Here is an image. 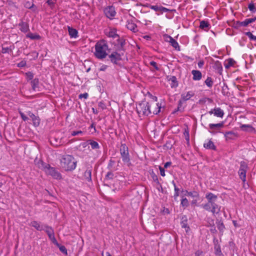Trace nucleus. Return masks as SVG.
Returning <instances> with one entry per match:
<instances>
[{"label": "nucleus", "mask_w": 256, "mask_h": 256, "mask_svg": "<svg viewBox=\"0 0 256 256\" xmlns=\"http://www.w3.org/2000/svg\"><path fill=\"white\" fill-rule=\"evenodd\" d=\"M206 198L208 202L202 205L203 208L212 214H218L220 210V206L216 203L217 196L212 192H208L206 195Z\"/></svg>", "instance_id": "obj_1"}, {"label": "nucleus", "mask_w": 256, "mask_h": 256, "mask_svg": "<svg viewBox=\"0 0 256 256\" xmlns=\"http://www.w3.org/2000/svg\"><path fill=\"white\" fill-rule=\"evenodd\" d=\"M62 168L66 171H72L76 166V161L72 155L66 154L60 159Z\"/></svg>", "instance_id": "obj_2"}, {"label": "nucleus", "mask_w": 256, "mask_h": 256, "mask_svg": "<svg viewBox=\"0 0 256 256\" xmlns=\"http://www.w3.org/2000/svg\"><path fill=\"white\" fill-rule=\"evenodd\" d=\"M108 47L106 42L104 40L97 42L95 45V56L98 59H103L107 56L106 51Z\"/></svg>", "instance_id": "obj_3"}, {"label": "nucleus", "mask_w": 256, "mask_h": 256, "mask_svg": "<svg viewBox=\"0 0 256 256\" xmlns=\"http://www.w3.org/2000/svg\"><path fill=\"white\" fill-rule=\"evenodd\" d=\"M150 102L142 101L136 105V110L140 116H148L150 114Z\"/></svg>", "instance_id": "obj_4"}, {"label": "nucleus", "mask_w": 256, "mask_h": 256, "mask_svg": "<svg viewBox=\"0 0 256 256\" xmlns=\"http://www.w3.org/2000/svg\"><path fill=\"white\" fill-rule=\"evenodd\" d=\"M121 158L124 164L128 166L131 165L128 148L125 144H122L120 149Z\"/></svg>", "instance_id": "obj_5"}, {"label": "nucleus", "mask_w": 256, "mask_h": 256, "mask_svg": "<svg viewBox=\"0 0 256 256\" xmlns=\"http://www.w3.org/2000/svg\"><path fill=\"white\" fill-rule=\"evenodd\" d=\"M248 170V164L245 162L242 161L240 162V167L238 172V174L240 178L244 183V185L245 184V182H246V174Z\"/></svg>", "instance_id": "obj_6"}, {"label": "nucleus", "mask_w": 256, "mask_h": 256, "mask_svg": "<svg viewBox=\"0 0 256 256\" xmlns=\"http://www.w3.org/2000/svg\"><path fill=\"white\" fill-rule=\"evenodd\" d=\"M46 172L47 174L50 175L53 178L56 180H60L62 178L61 174L58 172L56 168L51 167L48 164L45 167Z\"/></svg>", "instance_id": "obj_7"}, {"label": "nucleus", "mask_w": 256, "mask_h": 256, "mask_svg": "<svg viewBox=\"0 0 256 256\" xmlns=\"http://www.w3.org/2000/svg\"><path fill=\"white\" fill-rule=\"evenodd\" d=\"M224 126V122H223L218 124H210L208 125L209 130L208 132L212 134H216L218 132H220V130Z\"/></svg>", "instance_id": "obj_8"}, {"label": "nucleus", "mask_w": 256, "mask_h": 256, "mask_svg": "<svg viewBox=\"0 0 256 256\" xmlns=\"http://www.w3.org/2000/svg\"><path fill=\"white\" fill-rule=\"evenodd\" d=\"M124 54L122 52L120 51L119 52H113L110 54L109 55L108 57L112 63L115 64H117L118 62L122 60V56H123Z\"/></svg>", "instance_id": "obj_9"}, {"label": "nucleus", "mask_w": 256, "mask_h": 256, "mask_svg": "<svg viewBox=\"0 0 256 256\" xmlns=\"http://www.w3.org/2000/svg\"><path fill=\"white\" fill-rule=\"evenodd\" d=\"M104 12L106 16L110 19H113L116 14L115 8L112 6H109L104 8Z\"/></svg>", "instance_id": "obj_10"}, {"label": "nucleus", "mask_w": 256, "mask_h": 256, "mask_svg": "<svg viewBox=\"0 0 256 256\" xmlns=\"http://www.w3.org/2000/svg\"><path fill=\"white\" fill-rule=\"evenodd\" d=\"M161 105L159 103H156L154 102H150V114H158L160 111Z\"/></svg>", "instance_id": "obj_11"}, {"label": "nucleus", "mask_w": 256, "mask_h": 256, "mask_svg": "<svg viewBox=\"0 0 256 256\" xmlns=\"http://www.w3.org/2000/svg\"><path fill=\"white\" fill-rule=\"evenodd\" d=\"M92 166H88L86 170L84 172L82 176L83 180L88 182H92Z\"/></svg>", "instance_id": "obj_12"}, {"label": "nucleus", "mask_w": 256, "mask_h": 256, "mask_svg": "<svg viewBox=\"0 0 256 256\" xmlns=\"http://www.w3.org/2000/svg\"><path fill=\"white\" fill-rule=\"evenodd\" d=\"M208 114H209L210 116L214 114V116L221 118H222L224 115V112L223 110H222L220 108H215L213 109H212L208 112Z\"/></svg>", "instance_id": "obj_13"}, {"label": "nucleus", "mask_w": 256, "mask_h": 256, "mask_svg": "<svg viewBox=\"0 0 256 256\" xmlns=\"http://www.w3.org/2000/svg\"><path fill=\"white\" fill-rule=\"evenodd\" d=\"M28 116L31 118L32 120L33 124L34 126H38L40 124V120L38 116H36L34 114L29 112H28Z\"/></svg>", "instance_id": "obj_14"}, {"label": "nucleus", "mask_w": 256, "mask_h": 256, "mask_svg": "<svg viewBox=\"0 0 256 256\" xmlns=\"http://www.w3.org/2000/svg\"><path fill=\"white\" fill-rule=\"evenodd\" d=\"M20 30L23 32H27L30 30L28 24L23 21L18 24Z\"/></svg>", "instance_id": "obj_15"}, {"label": "nucleus", "mask_w": 256, "mask_h": 256, "mask_svg": "<svg viewBox=\"0 0 256 256\" xmlns=\"http://www.w3.org/2000/svg\"><path fill=\"white\" fill-rule=\"evenodd\" d=\"M256 20V17H254V18H246L242 22H238V24L239 26H246L250 24H251V23L255 22Z\"/></svg>", "instance_id": "obj_16"}, {"label": "nucleus", "mask_w": 256, "mask_h": 256, "mask_svg": "<svg viewBox=\"0 0 256 256\" xmlns=\"http://www.w3.org/2000/svg\"><path fill=\"white\" fill-rule=\"evenodd\" d=\"M194 95V92L193 91H189L186 93H183L181 95V99L185 102L189 100Z\"/></svg>", "instance_id": "obj_17"}, {"label": "nucleus", "mask_w": 256, "mask_h": 256, "mask_svg": "<svg viewBox=\"0 0 256 256\" xmlns=\"http://www.w3.org/2000/svg\"><path fill=\"white\" fill-rule=\"evenodd\" d=\"M126 26L128 29L134 32L138 31L136 25L132 20H128Z\"/></svg>", "instance_id": "obj_18"}, {"label": "nucleus", "mask_w": 256, "mask_h": 256, "mask_svg": "<svg viewBox=\"0 0 256 256\" xmlns=\"http://www.w3.org/2000/svg\"><path fill=\"white\" fill-rule=\"evenodd\" d=\"M30 225L32 227H34L36 230L39 231H42L44 230V225L40 224V223L38 222L37 221H32Z\"/></svg>", "instance_id": "obj_19"}, {"label": "nucleus", "mask_w": 256, "mask_h": 256, "mask_svg": "<svg viewBox=\"0 0 256 256\" xmlns=\"http://www.w3.org/2000/svg\"><path fill=\"white\" fill-rule=\"evenodd\" d=\"M192 74L193 76L192 79L194 80H200L202 78V72L198 70H192Z\"/></svg>", "instance_id": "obj_20"}, {"label": "nucleus", "mask_w": 256, "mask_h": 256, "mask_svg": "<svg viewBox=\"0 0 256 256\" xmlns=\"http://www.w3.org/2000/svg\"><path fill=\"white\" fill-rule=\"evenodd\" d=\"M184 195L190 196L192 198H200V194L199 192L196 190L190 191L188 192L187 190H186L184 191Z\"/></svg>", "instance_id": "obj_21"}, {"label": "nucleus", "mask_w": 256, "mask_h": 256, "mask_svg": "<svg viewBox=\"0 0 256 256\" xmlns=\"http://www.w3.org/2000/svg\"><path fill=\"white\" fill-rule=\"evenodd\" d=\"M69 35L71 38H76L78 36V30L70 26L68 28Z\"/></svg>", "instance_id": "obj_22"}, {"label": "nucleus", "mask_w": 256, "mask_h": 256, "mask_svg": "<svg viewBox=\"0 0 256 256\" xmlns=\"http://www.w3.org/2000/svg\"><path fill=\"white\" fill-rule=\"evenodd\" d=\"M168 80L169 82H171L170 86L172 88H176L178 86V82L175 76H168Z\"/></svg>", "instance_id": "obj_23"}, {"label": "nucleus", "mask_w": 256, "mask_h": 256, "mask_svg": "<svg viewBox=\"0 0 256 256\" xmlns=\"http://www.w3.org/2000/svg\"><path fill=\"white\" fill-rule=\"evenodd\" d=\"M180 225L182 228H185L186 232H188L190 230V227L188 226L187 222V218L186 216L182 217Z\"/></svg>", "instance_id": "obj_24"}, {"label": "nucleus", "mask_w": 256, "mask_h": 256, "mask_svg": "<svg viewBox=\"0 0 256 256\" xmlns=\"http://www.w3.org/2000/svg\"><path fill=\"white\" fill-rule=\"evenodd\" d=\"M204 146L207 149L212 150H216V146L214 144V143L211 140H209L207 142H204Z\"/></svg>", "instance_id": "obj_25"}, {"label": "nucleus", "mask_w": 256, "mask_h": 256, "mask_svg": "<svg viewBox=\"0 0 256 256\" xmlns=\"http://www.w3.org/2000/svg\"><path fill=\"white\" fill-rule=\"evenodd\" d=\"M240 128L243 131L248 132H252L254 130V128L250 124H242L240 126Z\"/></svg>", "instance_id": "obj_26"}, {"label": "nucleus", "mask_w": 256, "mask_h": 256, "mask_svg": "<svg viewBox=\"0 0 256 256\" xmlns=\"http://www.w3.org/2000/svg\"><path fill=\"white\" fill-rule=\"evenodd\" d=\"M168 38L170 39L169 42L171 44V45L176 50H180V47L178 42L170 36H168Z\"/></svg>", "instance_id": "obj_27"}, {"label": "nucleus", "mask_w": 256, "mask_h": 256, "mask_svg": "<svg viewBox=\"0 0 256 256\" xmlns=\"http://www.w3.org/2000/svg\"><path fill=\"white\" fill-rule=\"evenodd\" d=\"M210 26L209 22L206 20H202L200 22V28L204 30H208Z\"/></svg>", "instance_id": "obj_28"}, {"label": "nucleus", "mask_w": 256, "mask_h": 256, "mask_svg": "<svg viewBox=\"0 0 256 256\" xmlns=\"http://www.w3.org/2000/svg\"><path fill=\"white\" fill-rule=\"evenodd\" d=\"M88 144L90 145L91 148L92 149L96 150L100 148L98 142L93 140H88Z\"/></svg>", "instance_id": "obj_29"}, {"label": "nucleus", "mask_w": 256, "mask_h": 256, "mask_svg": "<svg viewBox=\"0 0 256 256\" xmlns=\"http://www.w3.org/2000/svg\"><path fill=\"white\" fill-rule=\"evenodd\" d=\"M26 37L32 40H40V36L39 34H32V32H28V34H26Z\"/></svg>", "instance_id": "obj_30"}, {"label": "nucleus", "mask_w": 256, "mask_h": 256, "mask_svg": "<svg viewBox=\"0 0 256 256\" xmlns=\"http://www.w3.org/2000/svg\"><path fill=\"white\" fill-rule=\"evenodd\" d=\"M107 36L108 37L116 38L119 37L118 35L116 34V29L110 30L108 33Z\"/></svg>", "instance_id": "obj_31"}, {"label": "nucleus", "mask_w": 256, "mask_h": 256, "mask_svg": "<svg viewBox=\"0 0 256 256\" xmlns=\"http://www.w3.org/2000/svg\"><path fill=\"white\" fill-rule=\"evenodd\" d=\"M118 44L120 45L119 51L124 52V46L126 44V40L124 38H119L118 40Z\"/></svg>", "instance_id": "obj_32"}, {"label": "nucleus", "mask_w": 256, "mask_h": 256, "mask_svg": "<svg viewBox=\"0 0 256 256\" xmlns=\"http://www.w3.org/2000/svg\"><path fill=\"white\" fill-rule=\"evenodd\" d=\"M235 136H236V134L232 131H229V132H226L224 134V136L226 138V140H232Z\"/></svg>", "instance_id": "obj_33"}, {"label": "nucleus", "mask_w": 256, "mask_h": 256, "mask_svg": "<svg viewBox=\"0 0 256 256\" xmlns=\"http://www.w3.org/2000/svg\"><path fill=\"white\" fill-rule=\"evenodd\" d=\"M14 48V45H11L9 47L6 48H2V52L3 54L10 53V52H12Z\"/></svg>", "instance_id": "obj_34"}, {"label": "nucleus", "mask_w": 256, "mask_h": 256, "mask_svg": "<svg viewBox=\"0 0 256 256\" xmlns=\"http://www.w3.org/2000/svg\"><path fill=\"white\" fill-rule=\"evenodd\" d=\"M39 80L38 79L36 78L31 81V84L32 89L35 90L38 86Z\"/></svg>", "instance_id": "obj_35"}, {"label": "nucleus", "mask_w": 256, "mask_h": 256, "mask_svg": "<svg viewBox=\"0 0 256 256\" xmlns=\"http://www.w3.org/2000/svg\"><path fill=\"white\" fill-rule=\"evenodd\" d=\"M214 253L218 256H223L220 250V245H216L214 246Z\"/></svg>", "instance_id": "obj_36"}, {"label": "nucleus", "mask_w": 256, "mask_h": 256, "mask_svg": "<svg viewBox=\"0 0 256 256\" xmlns=\"http://www.w3.org/2000/svg\"><path fill=\"white\" fill-rule=\"evenodd\" d=\"M151 176L152 178L153 181L155 182L158 185L160 186L161 188H162V185L159 182L158 176L153 172L151 174Z\"/></svg>", "instance_id": "obj_37"}, {"label": "nucleus", "mask_w": 256, "mask_h": 256, "mask_svg": "<svg viewBox=\"0 0 256 256\" xmlns=\"http://www.w3.org/2000/svg\"><path fill=\"white\" fill-rule=\"evenodd\" d=\"M44 230L48 235L54 233V230L50 226H48L44 225Z\"/></svg>", "instance_id": "obj_38"}, {"label": "nucleus", "mask_w": 256, "mask_h": 256, "mask_svg": "<svg viewBox=\"0 0 256 256\" xmlns=\"http://www.w3.org/2000/svg\"><path fill=\"white\" fill-rule=\"evenodd\" d=\"M114 164H115L114 160H110L109 161L108 164V168L110 170H116V168H115L114 167Z\"/></svg>", "instance_id": "obj_39"}, {"label": "nucleus", "mask_w": 256, "mask_h": 256, "mask_svg": "<svg viewBox=\"0 0 256 256\" xmlns=\"http://www.w3.org/2000/svg\"><path fill=\"white\" fill-rule=\"evenodd\" d=\"M204 83L208 88H211L213 85V81L212 78L208 77Z\"/></svg>", "instance_id": "obj_40"}, {"label": "nucleus", "mask_w": 256, "mask_h": 256, "mask_svg": "<svg viewBox=\"0 0 256 256\" xmlns=\"http://www.w3.org/2000/svg\"><path fill=\"white\" fill-rule=\"evenodd\" d=\"M184 102V101H183L182 99L178 101L177 109L174 111V112H176L178 111L182 112V111L184 110V108L182 107V104H183Z\"/></svg>", "instance_id": "obj_41"}, {"label": "nucleus", "mask_w": 256, "mask_h": 256, "mask_svg": "<svg viewBox=\"0 0 256 256\" xmlns=\"http://www.w3.org/2000/svg\"><path fill=\"white\" fill-rule=\"evenodd\" d=\"M217 227L220 232H222L225 228V226L222 222L219 221L217 224Z\"/></svg>", "instance_id": "obj_42"}, {"label": "nucleus", "mask_w": 256, "mask_h": 256, "mask_svg": "<svg viewBox=\"0 0 256 256\" xmlns=\"http://www.w3.org/2000/svg\"><path fill=\"white\" fill-rule=\"evenodd\" d=\"M180 204L182 206L186 208L189 206V202L186 198H182L181 200Z\"/></svg>", "instance_id": "obj_43"}, {"label": "nucleus", "mask_w": 256, "mask_h": 256, "mask_svg": "<svg viewBox=\"0 0 256 256\" xmlns=\"http://www.w3.org/2000/svg\"><path fill=\"white\" fill-rule=\"evenodd\" d=\"M174 194L173 196L174 199L175 201H178V198L179 196V189L176 186H175V188H174Z\"/></svg>", "instance_id": "obj_44"}, {"label": "nucleus", "mask_w": 256, "mask_h": 256, "mask_svg": "<svg viewBox=\"0 0 256 256\" xmlns=\"http://www.w3.org/2000/svg\"><path fill=\"white\" fill-rule=\"evenodd\" d=\"M245 34L249 38L250 40L256 41V36H254L250 32H246Z\"/></svg>", "instance_id": "obj_45"}, {"label": "nucleus", "mask_w": 256, "mask_h": 256, "mask_svg": "<svg viewBox=\"0 0 256 256\" xmlns=\"http://www.w3.org/2000/svg\"><path fill=\"white\" fill-rule=\"evenodd\" d=\"M234 62V60L232 58H229L228 60V62L225 64V67L226 68H229L230 66H233Z\"/></svg>", "instance_id": "obj_46"}, {"label": "nucleus", "mask_w": 256, "mask_h": 256, "mask_svg": "<svg viewBox=\"0 0 256 256\" xmlns=\"http://www.w3.org/2000/svg\"><path fill=\"white\" fill-rule=\"evenodd\" d=\"M248 8L249 10L252 12H254L256 11V8L255 7L254 4L252 2L248 4Z\"/></svg>", "instance_id": "obj_47"}, {"label": "nucleus", "mask_w": 256, "mask_h": 256, "mask_svg": "<svg viewBox=\"0 0 256 256\" xmlns=\"http://www.w3.org/2000/svg\"><path fill=\"white\" fill-rule=\"evenodd\" d=\"M26 78L28 80H32L34 78V74L30 72L26 73Z\"/></svg>", "instance_id": "obj_48"}, {"label": "nucleus", "mask_w": 256, "mask_h": 256, "mask_svg": "<svg viewBox=\"0 0 256 256\" xmlns=\"http://www.w3.org/2000/svg\"><path fill=\"white\" fill-rule=\"evenodd\" d=\"M114 178V174L112 172H108L106 176V178L107 180H112Z\"/></svg>", "instance_id": "obj_49"}, {"label": "nucleus", "mask_w": 256, "mask_h": 256, "mask_svg": "<svg viewBox=\"0 0 256 256\" xmlns=\"http://www.w3.org/2000/svg\"><path fill=\"white\" fill-rule=\"evenodd\" d=\"M150 8L154 10L155 12H159L160 10V6H158L157 5L156 6H150Z\"/></svg>", "instance_id": "obj_50"}, {"label": "nucleus", "mask_w": 256, "mask_h": 256, "mask_svg": "<svg viewBox=\"0 0 256 256\" xmlns=\"http://www.w3.org/2000/svg\"><path fill=\"white\" fill-rule=\"evenodd\" d=\"M98 106L102 110L106 109V105L104 104V102L102 101L98 102Z\"/></svg>", "instance_id": "obj_51"}, {"label": "nucleus", "mask_w": 256, "mask_h": 256, "mask_svg": "<svg viewBox=\"0 0 256 256\" xmlns=\"http://www.w3.org/2000/svg\"><path fill=\"white\" fill-rule=\"evenodd\" d=\"M58 247L59 248V249L60 250V252H62L66 254H67V250L64 246H60L59 244V246H58Z\"/></svg>", "instance_id": "obj_52"}, {"label": "nucleus", "mask_w": 256, "mask_h": 256, "mask_svg": "<svg viewBox=\"0 0 256 256\" xmlns=\"http://www.w3.org/2000/svg\"><path fill=\"white\" fill-rule=\"evenodd\" d=\"M150 64L154 66V68L156 70H160V68L158 66V65H157V64L156 62H154V61H151L150 62Z\"/></svg>", "instance_id": "obj_53"}, {"label": "nucleus", "mask_w": 256, "mask_h": 256, "mask_svg": "<svg viewBox=\"0 0 256 256\" xmlns=\"http://www.w3.org/2000/svg\"><path fill=\"white\" fill-rule=\"evenodd\" d=\"M26 66V62L25 60H22L18 64V66L19 68H22Z\"/></svg>", "instance_id": "obj_54"}, {"label": "nucleus", "mask_w": 256, "mask_h": 256, "mask_svg": "<svg viewBox=\"0 0 256 256\" xmlns=\"http://www.w3.org/2000/svg\"><path fill=\"white\" fill-rule=\"evenodd\" d=\"M46 2L52 8L54 6L55 2L52 0H48Z\"/></svg>", "instance_id": "obj_55"}, {"label": "nucleus", "mask_w": 256, "mask_h": 256, "mask_svg": "<svg viewBox=\"0 0 256 256\" xmlns=\"http://www.w3.org/2000/svg\"><path fill=\"white\" fill-rule=\"evenodd\" d=\"M88 93L85 92L84 94H81L79 95L78 97L79 98H84L85 99H86L88 98Z\"/></svg>", "instance_id": "obj_56"}, {"label": "nucleus", "mask_w": 256, "mask_h": 256, "mask_svg": "<svg viewBox=\"0 0 256 256\" xmlns=\"http://www.w3.org/2000/svg\"><path fill=\"white\" fill-rule=\"evenodd\" d=\"M82 133H83V132L82 130L73 131L72 132L71 134L72 136H75L78 135L80 134H82Z\"/></svg>", "instance_id": "obj_57"}, {"label": "nucleus", "mask_w": 256, "mask_h": 256, "mask_svg": "<svg viewBox=\"0 0 256 256\" xmlns=\"http://www.w3.org/2000/svg\"><path fill=\"white\" fill-rule=\"evenodd\" d=\"M159 170L160 171V175L162 176H166L165 174V171H164V168H162V166H159Z\"/></svg>", "instance_id": "obj_58"}, {"label": "nucleus", "mask_w": 256, "mask_h": 256, "mask_svg": "<svg viewBox=\"0 0 256 256\" xmlns=\"http://www.w3.org/2000/svg\"><path fill=\"white\" fill-rule=\"evenodd\" d=\"M160 11L162 12H170V10L166 8L161 6Z\"/></svg>", "instance_id": "obj_59"}, {"label": "nucleus", "mask_w": 256, "mask_h": 256, "mask_svg": "<svg viewBox=\"0 0 256 256\" xmlns=\"http://www.w3.org/2000/svg\"><path fill=\"white\" fill-rule=\"evenodd\" d=\"M56 246H59V244L55 236L54 237L52 240H50Z\"/></svg>", "instance_id": "obj_60"}, {"label": "nucleus", "mask_w": 256, "mask_h": 256, "mask_svg": "<svg viewBox=\"0 0 256 256\" xmlns=\"http://www.w3.org/2000/svg\"><path fill=\"white\" fill-rule=\"evenodd\" d=\"M20 115L22 118L24 120L26 121L28 120V118L23 113L20 112Z\"/></svg>", "instance_id": "obj_61"}, {"label": "nucleus", "mask_w": 256, "mask_h": 256, "mask_svg": "<svg viewBox=\"0 0 256 256\" xmlns=\"http://www.w3.org/2000/svg\"><path fill=\"white\" fill-rule=\"evenodd\" d=\"M107 68H108V66L106 65L103 64L100 68V71H105Z\"/></svg>", "instance_id": "obj_62"}, {"label": "nucleus", "mask_w": 256, "mask_h": 256, "mask_svg": "<svg viewBox=\"0 0 256 256\" xmlns=\"http://www.w3.org/2000/svg\"><path fill=\"white\" fill-rule=\"evenodd\" d=\"M198 66L199 67V68H201L203 66L204 64V62L203 60H200L198 62Z\"/></svg>", "instance_id": "obj_63"}, {"label": "nucleus", "mask_w": 256, "mask_h": 256, "mask_svg": "<svg viewBox=\"0 0 256 256\" xmlns=\"http://www.w3.org/2000/svg\"><path fill=\"white\" fill-rule=\"evenodd\" d=\"M172 164V162H168L164 164V168H167L170 166Z\"/></svg>", "instance_id": "obj_64"}]
</instances>
